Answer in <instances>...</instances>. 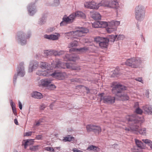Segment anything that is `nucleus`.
Wrapping results in <instances>:
<instances>
[{
    "instance_id": "obj_30",
    "label": "nucleus",
    "mask_w": 152,
    "mask_h": 152,
    "mask_svg": "<svg viewBox=\"0 0 152 152\" xmlns=\"http://www.w3.org/2000/svg\"><path fill=\"white\" fill-rule=\"evenodd\" d=\"M94 127H95V125L93 124H89L86 126V129L87 132H92L93 129Z\"/></svg>"
},
{
    "instance_id": "obj_8",
    "label": "nucleus",
    "mask_w": 152,
    "mask_h": 152,
    "mask_svg": "<svg viewBox=\"0 0 152 152\" xmlns=\"http://www.w3.org/2000/svg\"><path fill=\"white\" fill-rule=\"evenodd\" d=\"M141 63V58H137L134 57L127 59L125 64L126 65L131 66L132 68H137L140 66Z\"/></svg>"
},
{
    "instance_id": "obj_38",
    "label": "nucleus",
    "mask_w": 152,
    "mask_h": 152,
    "mask_svg": "<svg viewBox=\"0 0 152 152\" xmlns=\"http://www.w3.org/2000/svg\"><path fill=\"white\" fill-rule=\"evenodd\" d=\"M39 146L38 145H31L30 148L29 149L31 151H35L38 150Z\"/></svg>"
},
{
    "instance_id": "obj_18",
    "label": "nucleus",
    "mask_w": 152,
    "mask_h": 152,
    "mask_svg": "<svg viewBox=\"0 0 152 152\" xmlns=\"http://www.w3.org/2000/svg\"><path fill=\"white\" fill-rule=\"evenodd\" d=\"M90 15L91 18L95 20H99L101 19V15L98 12L91 11L90 12Z\"/></svg>"
},
{
    "instance_id": "obj_50",
    "label": "nucleus",
    "mask_w": 152,
    "mask_h": 152,
    "mask_svg": "<svg viewBox=\"0 0 152 152\" xmlns=\"http://www.w3.org/2000/svg\"><path fill=\"white\" fill-rule=\"evenodd\" d=\"M32 132H26L24 134V136H31L32 135Z\"/></svg>"
},
{
    "instance_id": "obj_42",
    "label": "nucleus",
    "mask_w": 152,
    "mask_h": 152,
    "mask_svg": "<svg viewBox=\"0 0 152 152\" xmlns=\"http://www.w3.org/2000/svg\"><path fill=\"white\" fill-rule=\"evenodd\" d=\"M135 112L137 114L141 115L142 113V110L139 107H138L136 109Z\"/></svg>"
},
{
    "instance_id": "obj_45",
    "label": "nucleus",
    "mask_w": 152,
    "mask_h": 152,
    "mask_svg": "<svg viewBox=\"0 0 152 152\" xmlns=\"http://www.w3.org/2000/svg\"><path fill=\"white\" fill-rule=\"evenodd\" d=\"M45 149L46 151H52L53 152H54L55 151L54 149L52 147H45Z\"/></svg>"
},
{
    "instance_id": "obj_33",
    "label": "nucleus",
    "mask_w": 152,
    "mask_h": 152,
    "mask_svg": "<svg viewBox=\"0 0 152 152\" xmlns=\"http://www.w3.org/2000/svg\"><path fill=\"white\" fill-rule=\"evenodd\" d=\"M142 140L144 143L147 144L148 146H149L152 150V141H151L148 139H143Z\"/></svg>"
},
{
    "instance_id": "obj_1",
    "label": "nucleus",
    "mask_w": 152,
    "mask_h": 152,
    "mask_svg": "<svg viewBox=\"0 0 152 152\" xmlns=\"http://www.w3.org/2000/svg\"><path fill=\"white\" fill-rule=\"evenodd\" d=\"M111 87L112 92L121 101L128 100L129 97L125 91L127 89V87L117 82L112 83Z\"/></svg>"
},
{
    "instance_id": "obj_14",
    "label": "nucleus",
    "mask_w": 152,
    "mask_h": 152,
    "mask_svg": "<svg viewBox=\"0 0 152 152\" xmlns=\"http://www.w3.org/2000/svg\"><path fill=\"white\" fill-rule=\"evenodd\" d=\"M84 5L86 8L90 9H97L99 7V3L94 1L87 2Z\"/></svg>"
},
{
    "instance_id": "obj_55",
    "label": "nucleus",
    "mask_w": 152,
    "mask_h": 152,
    "mask_svg": "<svg viewBox=\"0 0 152 152\" xmlns=\"http://www.w3.org/2000/svg\"><path fill=\"white\" fill-rule=\"evenodd\" d=\"M19 107L20 110H21L22 108V105L21 102L19 101L18 102Z\"/></svg>"
},
{
    "instance_id": "obj_34",
    "label": "nucleus",
    "mask_w": 152,
    "mask_h": 152,
    "mask_svg": "<svg viewBox=\"0 0 152 152\" xmlns=\"http://www.w3.org/2000/svg\"><path fill=\"white\" fill-rule=\"evenodd\" d=\"M46 22V17H45V15H44L42 16V17L39 19L38 23L40 25H41L44 24Z\"/></svg>"
},
{
    "instance_id": "obj_11",
    "label": "nucleus",
    "mask_w": 152,
    "mask_h": 152,
    "mask_svg": "<svg viewBox=\"0 0 152 152\" xmlns=\"http://www.w3.org/2000/svg\"><path fill=\"white\" fill-rule=\"evenodd\" d=\"M104 93H101L99 94L101 101L103 100V102L104 103L108 104H111L115 103V98L114 97L109 95L104 96Z\"/></svg>"
},
{
    "instance_id": "obj_43",
    "label": "nucleus",
    "mask_w": 152,
    "mask_h": 152,
    "mask_svg": "<svg viewBox=\"0 0 152 152\" xmlns=\"http://www.w3.org/2000/svg\"><path fill=\"white\" fill-rule=\"evenodd\" d=\"M112 23H113V26H115L116 27L117 26L119 25L120 23V21L116 20H113Z\"/></svg>"
},
{
    "instance_id": "obj_6",
    "label": "nucleus",
    "mask_w": 152,
    "mask_h": 152,
    "mask_svg": "<svg viewBox=\"0 0 152 152\" xmlns=\"http://www.w3.org/2000/svg\"><path fill=\"white\" fill-rule=\"evenodd\" d=\"M119 0H113L108 1L107 0L102 1L99 3V7L103 6L108 8L117 9L119 7Z\"/></svg>"
},
{
    "instance_id": "obj_47",
    "label": "nucleus",
    "mask_w": 152,
    "mask_h": 152,
    "mask_svg": "<svg viewBox=\"0 0 152 152\" xmlns=\"http://www.w3.org/2000/svg\"><path fill=\"white\" fill-rule=\"evenodd\" d=\"M61 64V61H58L56 63L55 66H53V67L55 68H59Z\"/></svg>"
},
{
    "instance_id": "obj_58",
    "label": "nucleus",
    "mask_w": 152,
    "mask_h": 152,
    "mask_svg": "<svg viewBox=\"0 0 152 152\" xmlns=\"http://www.w3.org/2000/svg\"><path fill=\"white\" fill-rule=\"evenodd\" d=\"M14 122L16 125H18V120L16 118H15L14 119Z\"/></svg>"
},
{
    "instance_id": "obj_2",
    "label": "nucleus",
    "mask_w": 152,
    "mask_h": 152,
    "mask_svg": "<svg viewBox=\"0 0 152 152\" xmlns=\"http://www.w3.org/2000/svg\"><path fill=\"white\" fill-rule=\"evenodd\" d=\"M76 17L85 19L86 18V15L82 12L79 11L72 13L68 16L65 15L63 17L62 21L60 23V26H66L68 24L72 23L73 22Z\"/></svg>"
},
{
    "instance_id": "obj_3",
    "label": "nucleus",
    "mask_w": 152,
    "mask_h": 152,
    "mask_svg": "<svg viewBox=\"0 0 152 152\" xmlns=\"http://www.w3.org/2000/svg\"><path fill=\"white\" fill-rule=\"evenodd\" d=\"M137 122L136 123L135 128L132 127V130L134 131V134L141 135H145L146 129L145 128H141L140 126L144 121V118H137Z\"/></svg>"
},
{
    "instance_id": "obj_20",
    "label": "nucleus",
    "mask_w": 152,
    "mask_h": 152,
    "mask_svg": "<svg viewBox=\"0 0 152 152\" xmlns=\"http://www.w3.org/2000/svg\"><path fill=\"white\" fill-rule=\"evenodd\" d=\"M144 113L145 114L151 115L152 113V106L150 105H146L142 107Z\"/></svg>"
},
{
    "instance_id": "obj_61",
    "label": "nucleus",
    "mask_w": 152,
    "mask_h": 152,
    "mask_svg": "<svg viewBox=\"0 0 152 152\" xmlns=\"http://www.w3.org/2000/svg\"><path fill=\"white\" fill-rule=\"evenodd\" d=\"M78 67H74L73 68V70H77L78 69Z\"/></svg>"
},
{
    "instance_id": "obj_29",
    "label": "nucleus",
    "mask_w": 152,
    "mask_h": 152,
    "mask_svg": "<svg viewBox=\"0 0 152 152\" xmlns=\"http://www.w3.org/2000/svg\"><path fill=\"white\" fill-rule=\"evenodd\" d=\"M117 27L115 26H109L106 28V30L108 33H111L116 30Z\"/></svg>"
},
{
    "instance_id": "obj_17",
    "label": "nucleus",
    "mask_w": 152,
    "mask_h": 152,
    "mask_svg": "<svg viewBox=\"0 0 152 152\" xmlns=\"http://www.w3.org/2000/svg\"><path fill=\"white\" fill-rule=\"evenodd\" d=\"M38 62L36 61H31L29 64L28 72H32L33 70L37 69L38 66Z\"/></svg>"
},
{
    "instance_id": "obj_64",
    "label": "nucleus",
    "mask_w": 152,
    "mask_h": 152,
    "mask_svg": "<svg viewBox=\"0 0 152 152\" xmlns=\"http://www.w3.org/2000/svg\"><path fill=\"white\" fill-rule=\"evenodd\" d=\"M14 152H18L17 150H15L14 151Z\"/></svg>"
},
{
    "instance_id": "obj_19",
    "label": "nucleus",
    "mask_w": 152,
    "mask_h": 152,
    "mask_svg": "<svg viewBox=\"0 0 152 152\" xmlns=\"http://www.w3.org/2000/svg\"><path fill=\"white\" fill-rule=\"evenodd\" d=\"M40 67L42 69H46L47 70H45V71H47L48 73H49L48 72L49 71V70H51L53 69V68L52 67V66H50V64H48V63L46 62H42L40 65ZM42 72V71H40L39 72L38 75H40L39 74H40V72Z\"/></svg>"
},
{
    "instance_id": "obj_23",
    "label": "nucleus",
    "mask_w": 152,
    "mask_h": 152,
    "mask_svg": "<svg viewBox=\"0 0 152 152\" xmlns=\"http://www.w3.org/2000/svg\"><path fill=\"white\" fill-rule=\"evenodd\" d=\"M51 80L48 79H43L41 80V84L42 86L48 87L50 83Z\"/></svg>"
},
{
    "instance_id": "obj_15",
    "label": "nucleus",
    "mask_w": 152,
    "mask_h": 152,
    "mask_svg": "<svg viewBox=\"0 0 152 152\" xmlns=\"http://www.w3.org/2000/svg\"><path fill=\"white\" fill-rule=\"evenodd\" d=\"M34 3H31L27 7L29 14L31 16L33 15L37 12V10Z\"/></svg>"
},
{
    "instance_id": "obj_51",
    "label": "nucleus",
    "mask_w": 152,
    "mask_h": 152,
    "mask_svg": "<svg viewBox=\"0 0 152 152\" xmlns=\"http://www.w3.org/2000/svg\"><path fill=\"white\" fill-rule=\"evenodd\" d=\"M42 137L41 135H37L36 136L35 138L37 140H40L42 139Z\"/></svg>"
},
{
    "instance_id": "obj_9",
    "label": "nucleus",
    "mask_w": 152,
    "mask_h": 152,
    "mask_svg": "<svg viewBox=\"0 0 152 152\" xmlns=\"http://www.w3.org/2000/svg\"><path fill=\"white\" fill-rule=\"evenodd\" d=\"M94 41L98 43L99 47L103 49L107 48L109 40L107 37L97 36L94 38Z\"/></svg>"
},
{
    "instance_id": "obj_7",
    "label": "nucleus",
    "mask_w": 152,
    "mask_h": 152,
    "mask_svg": "<svg viewBox=\"0 0 152 152\" xmlns=\"http://www.w3.org/2000/svg\"><path fill=\"white\" fill-rule=\"evenodd\" d=\"M39 75L43 76H48L51 75L52 77L59 80H63L65 78L64 73L58 71H55L51 74H50L47 71H44L41 72Z\"/></svg>"
},
{
    "instance_id": "obj_24",
    "label": "nucleus",
    "mask_w": 152,
    "mask_h": 152,
    "mask_svg": "<svg viewBox=\"0 0 152 152\" xmlns=\"http://www.w3.org/2000/svg\"><path fill=\"white\" fill-rule=\"evenodd\" d=\"M112 73L111 75V77H115L120 75V72L119 67H117L112 72Z\"/></svg>"
},
{
    "instance_id": "obj_4",
    "label": "nucleus",
    "mask_w": 152,
    "mask_h": 152,
    "mask_svg": "<svg viewBox=\"0 0 152 152\" xmlns=\"http://www.w3.org/2000/svg\"><path fill=\"white\" fill-rule=\"evenodd\" d=\"M31 35V33L30 31L28 32L27 34L22 31H19L17 33L16 39L22 45H24L26 44V39L29 38Z\"/></svg>"
},
{
    "instance_id": "obj_5",
    "label": "nucleus",
    "mask_w": 152,
    "mask_h": 152,
    "mask_svg": "<svg viewBox=\"0 0 152 152\" xmlns=\"http://www.w3.org/2000/svg\"><path fill=\"white\" fill-rule=\"evenodd\" d=\"M145 10L144 6L140 5L136 7L135 10V18L139 21H141L144 18Z\"/></svg>"
},
{
    "instance_id": "obj_54",
    "label": "nucleus",
    "mask_w": 152,
    "mask_h": 152,
    "mask_svg": "<svg viewBox=\"0 0 152 152\" xmlns=\"http://www.w3.org/2000/svg\"><path fill=\"white\" fill-rule=\"evenodd\" d=\"M73 152H83L77 149V148H74L73 149Z\"/></svg>"
},
{
    "instance_id": "obj_31",
    "label": "nucleus",
    "mask_w": 152,
    "mask_h": 152,
    "mask_svg": "<svg viewBox=\"0 0 152 152\" xmlns=\"http://www.w3.org/2000/svg\"><path fill=\"white\" fill-rule=\"evenodd\" d=\"M118 35H110L108 36L109 38H108L109 40V42L112 43H113L115 41V39L117 38Z\"/></svg>"
},
{
    "instance_id": "obj_52",
    "label": "nucleus",
    "mask_w": 152,
    "mask_h": 152,
    "mask_svg": "<svg viewBox=\"0 0 152 152\" xmlns=\"http://www.w3.org/2000/svg\"><path fill=\"white\" fill-rule=\"evenodd\" d=\"M65 52L66 51H65L60 50V51L58 52V56H60L62 54H64Z\"/></svg>"
},
{
    "instance_id": "obj_53",
    "label": "nucleus",
    "mask_w": 152,
    "mask_h": 152,
    "mask_svg": "<svg viewBox=\"0 0 152 152\" xmlns=\"http://www.w3.org/2000/svg\"><path fill=\"white\" fill-rule=\"evenodd\" d=\"M85 88L86 90L87 91L86 93L87 94H88L90 93V91L91 90V89H90L88 87L86 86H85Z\"/></svg>"
},
{
    "instance_id": "obj_59",
    "label": "nucleus",
    "mask_w": 152,
    "mask_h": 152,
    "mask_svg": "<svg viewBox=\"0 0 152 152\" xmlns=\"http://www.w3.org/2000/svg\"><path fill=\"white\" fill-rule=\"evenodd\" d=\"M40 124V123L39 122V121H38L37 122H36V126H39Z\"/></svg>"
},
{
    "instance_id": "obj_35",
    "label": "nucleus",
    "mask_w": 152,
    "mask_h": 152,
    "mask_svg": "<svg viewBox=\"0 0 152 152\" xmlns=\"http://www.w3.org/2000/svg\"><path fill=\"white\" fill-rule=\"evenodd\" d=\"M135 142L137 145V146L141 148H144L142 147V145H143V143L141 141L135 139Z\"/></svg>"
},
{
    "instance_id": "obj_62",
    "label": "nucleus",
    "mask_w": 152,
    "mask_h": 152,
    "mask_svg": "<svg viewBox=\"0 0 152 152\" xmlns=\"http://www.w3.org/2000/svg\"><path fill=\"white\" fill-rule=\"evenodd\" d=\"M66 67L67 68H69V64H66Z\"/></svg>"
},
{
    "instance_id": "obj_28",
    "label": "nucleus",
    "mask_w": 152,
    "mask_h": 152,
    "mask_svg": "<svg viewBox=\"0 0 152 152\" xmlns=\"http://www.w3.org/2000/svg\"><path fill=\"white\" fill-rule=\"evenodd\" d=\"M10 105L12 107V110L14 114L16 115H17V110L15 107V105L14 103L11 100L10 102Z\"/></svg>"
},
{
    "instance_id": "obj_40",
    "label": "nucleus",
    "mask_w": 152,
    "mask_h": 152,
    "mask_svg": "<svg viewBox=\"0 0 152 152\" xmlns=\"http://www.w3.org/2000/svg\"><path fill=\"white\" fill-rule=\"evenodd\" d=\"M48 88L51 90H53L56 88V87L55 85L52 83V82L51 80L50 82V83L49 84Z\"/></svg>"
},
{
    "instance_id": "obj_21",
    "label": "nucleus",
    "mask_w": 152,
    "mask_h": 152,
    "mask_svg": "<svg viewBox=\"0 0 152 152\" xmlns=\"http://www.w3.org/2000/svg\"><path fill=\"white\" fill-rule=\"evenodd\" d=\"M31 96L35 99H40L43 98L42 95L39 92L37 91H33L31 94Z\"/></svg>"
},
{
    "instance_id": "obj_16",
    "label": "nucleus",
    "mask_w": 152,
    "mask_h": 152,
    "mask_svg": "<svg viewBox=\"0 0 152 152\" xmlns=\"http://www.w3.org/2000/svg\"><path fill=\"white\" fill-rule=\"evenodd\" d=\"M64 60L65 61H75L77 59L76 56L74 54H66L63 57Z\"/></svg>"
},
{
    "instance_id": "obj_10",
    "label": "nucleus",
    "mask_w": 152,
    "mask_h": 152,
    "mask_svg": "<svg viewBox=\"0 0 152 152\" xmlns=\"http://www.w3.org/2000/svg\"><path fill=\"white\" fill-rule=\"evenodd\" d=\"M126 119L130 127L129 128L125 127V130L126 131V132H128L130 131L131 132L134 133V131L132 130V127L135 128L136 123L137 121V118L135 115H131L129 116L126 117Z\"/></svg>"
},
{
    "instance_id": "obj_25",
    "label": "nucleus",
    "mask_w": 152,
    "mask_h": 152,
    "mask_svg": "<svg viewBox=\"0 0 152 152\" xmlns=\"http://www.w3.org/2000/svg\"><path fill=\"white\" fill-rule=\"evenodd\" d=\"M88 50V48L86 47H84L83 48H79L76 49L72 48L70 50H72V51H75L76 50L80 52H86Z\"/></svg>"
},
{
    "instance_id": "obj_13",
    "label": "nucleus",
    "mask_w": 152,
    "mask_h": 152,
    "mask_svg": "<svg viewBox=\"0 0 152 152\" xmlns=\"http://www.w3.org/2000/svg\"><path fill=\"white\" fill-rule=\"evenodd\" d=\"M79 29L77 30L74 31H70L67 33L69 35H77L78 36H81V35L85 33H87L89 32V30L86 28L81 27L79 28Z\"/></svg>"
},
{
    "instance_id": "obj_57",
    "label": "nucleus",
    "mask_w": 152,
    "mask_h": 152,
    "mask_svg": "<svg viewBox=\"0 0 152 152\" xmlns=\"http://www.w3.org/2000/svg\"><path fill=\"white\" fill-rule=\"evenodd\" d=\"M136 80L140 82H142V78L141 77H138L137 78H136Z\"/></svg>"
},
{
    "instance_id": "obj_46",
    "label": "nucleus",
    "mask_w": 152,
    "mask_h": 152,
    "mask_svg": "<svg viewBox=\"0 0 152 152\" xmlns=\"http://www.w3.org/2000/svg\"><path fill=\"white\" fill-rule=\"evenodd\" d=\"M51 55H53L55 56H58V51L56 50H50Z\"/></svg>"
},
{
    "instance_id": "obj_27",
    "label": "nucleus",
    "mask_w": 152,
    "mask_h": 152,
    "mask_svg": "<svg viewBox=\"0 0 152 152\" xmlns=\"http://www.w3.org/2000/svg\"><path fill=\"white\" fill-rule=\"evenodd\" d=\"M102 131L101 127L95 125V127H94L92 132H93L96 134H99Z\"/></svg>"
},
{
    "instance_id": "obj_56",
    "label": "nucleus",
    "mask_w": 152,
    "mask_h": 152,
    "mask_svg": "<svg viewBox=\"0 0 152 152\" xmlns=\"http://www.w3.org/2000/svg\"><path fill=\"white\" fill-rule=\"evenodd\" d=\"M149 90H147L145 92V95L147 98L149 97Z\"/></svg>"
},
{
    "instance_id": "obj_41",
    "label": "nucleus",
    "mask_w": 152,
    "mask_h": 152,
    "mask_svg": "<svg viewBox=\"0 0 152 152\" xmlns=\"http://www.w3.org/2000/svg\"><path fill=\"white\" fill-rule=\"evenodd\" d=\"M97 147L93 145H91L89 146L87 148V150L89 151H91L93 150L94 151L96 150Z\"/></svg>"
},
{
    "instance_id": "obj_49",
    "label": "nucleus",
    "mask_w": 152,
    "mask_h": 152,
    "mask_svg": "<svg viewBox=\"0 0 152 152\" xmlns=\"http://www.w3.org/2000/svg\"><path fill=\"white\" fill-rule=\"evenodd\" d=\"M118 36L117 37L118 40L123 39L124 37L123 35L119 34Z\"/></svg>"
},
{
    "instance_id": "obj_60",
    "label": "nucleus",
    "mask_w": 152,
    "mask_h": 152,
    "mask_svg": "<svg viewBox=\"0 0 152 152\" xmlns=\"http://www.w3.org/2000/svg\"><path fill=\"white\" fill-rule=\"evenodd\" d=\"M141 37L142 39V40L143 41H145V38H143V35H142H142H141Z\"/></svg>"
},
{
    "instance_id": "obj_36",
    "label": "nucleus",
    "mask_w": 152,
    "mask_h": 152,
    "mask_svg": "<svg viewBox=\"0 0 152 152\" xmlns=\"http://www.w3.org/2000/svg\"><path fill=\"white\" fill-rule=\"evenodd\" d=\"M100 24L101 21H96L92 24V27L95 28H100Z\"/></svg>"
},
{
    "instance_id": "obj_39",
    "label": "nucleus",
    "mask_w": 152,
    "mask_h": 152,
    "mask_svg": "<svg viewBox=\"0 0 152 152\" xmlns=\"http://www.w3.org/2000/svg\"><path fill=\"white\" fill-rule=\"evenodd\" d=\"M100 24V28H105L108 26L107 23L105 21H101Z\"/></svg>"
},
{
    "instance_id": "obj_22",
    "label": "nucleus",
    "mask_w": 152,
    "mask_h": 152,
    "mask_svg": "<svg viewBox=\"0 0 152 152\" xmlns=\"http://www.w3.org/2000/svg\"><path fill=\"white\" fill-rule=\"evenodd\" d=\"M44 38L53 40H57L58 37L56 35L54 34L48 35L47 34L44 35Z\"/></svg>"
},
{
    "instance_id": "obj_32",
    "label": "nucleus",
    "mask_w": 152,
    "mask_h": 152,
    "mask_svg": "<svg viewBox=\"0 0 152 152\" xmlns=\"http://www.w3.org/2000/svg\"><path fill=\"white\" fill-rule=\"evenodd\" d=\"M74 138L72 136L71 137L70 135H68L67 136L64 137L63 141L64 142H70L73 140Z\"/></svg>"
},
{
    "instance_id": "obj_48",
    "label": "nucleus",
    "mask_w": 152,
    "mask_h": 152,
    "mask_svg": "<svg viewBox=\"0 0 152 152\" xmlns=\"http://www.w3.org/2000/svg\"><path fill=\"white\" fill-rule=\"evenodd\" d=\"M60 4L59 0H54V5L55 6H58Z\"/></svg>"
},
{
    "instance_id": "obj_12",
    "label": "nucleus",
    "mask_w": 152,
    "mask_h": 152,
    "mask_svg": "<svg viewBox=\"0 0 152 152\" xmlns=\"http://www.w3.org/2000/svg\"><path fill=\"white\" fill-rule=\"evenodd\" d=\"M19 67H18V69L17 70V74H15L14 78L13 83L14 85H15L17 79L18 75L20 76L21 77H23L25 74L24 66V63L21 62L19 64Z\"/></svg>"
},
{
    "instance_id": "obj_63",
    "label": "nucleus",
    "mask_w": 152,
    "mask_h": 152,
    "mask_svg": "<svg viewBox=\"0 0 152 152\" xmlns=\"http://www.w3.org/2000/svg\"><path fill=\"white\" fill-rule=\"evenodd\" d=\"M137 28L138 29H139V25L138 24H137Z\"/></svg>"
},
{
    "instance_id": "obj_37",
    "label": "nucleus",
    "mask_w": 152,
    "mask_h": 152,
    "mask_svg": "<svg viewBox=\"0 0 152 152\" xmlns=\"http://www.w3.org/2000/svg\"><path fill=\"white\" fill-rule=\"evenodd\" d=\"M78 43L77 41L75 40L71 42L69 45V48L76 47L77 46Z\"/></svg>"
},
{
    "instance_id": "obj_44",
    "label": "nucleus",
    "mask_w": 152,
    "mask_h": 152,
    "mask_svg": "<svg viewBox=\"0 0 152 152\" xmlns=\"http://www.w3.org/2000/svg\"><path fill=\"white\" fill-rule=\"evenodd\" d=\"M44 53L45 56H48L49 55H51L50 50H46L44 51Z\"/></svg>"
},
{
    "instance_id": "obj_26",
    "label": "nucleus",
    "mask_w": 152,
    "mask_h": 152,
    "mask_svg": "<svg viewBox=\"0 0 152 152\" xmlns=\"http://www.w3.org/2000/svg\"><path fill=\"white\" fill-rule=\"evenodd\" d=\"M34 142V140L28 139L26 140V141L24 144V147L25 149H26L28 145H31L33 144Z\"/></svg>"
}]
</instances>
